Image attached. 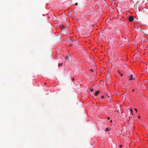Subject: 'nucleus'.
Wrapping results in <instances>:
<instances>
[{"label":"nucleus","instance_id":"obj_1","mask_svg":"<svg viewBox=\"0 0 148 148\" xmlns=\"http://www.w3.org/2000/svg\"><path fill=\"white\" fill-rule=\"evenodd\" d=\"M128 19L129 21L130 22H132L134 20V18L133 16H129L128 17Z\"/></svg>","mask_w":148,"mask_h":148},{"label":"nucleus","instance_id":"obj_2","mask_svg":"<svg viewBox=\"0 0 148 148\" xmlns=\"http://www.w3.org/2000/svg\"><path fill=\"white\" fill-rule=\"evenodd\" d=\"M133 75H131L130 76L128 77L127 78L129 79V80H132V79H134V78H133Z\"/></svg>","mask_w":148,"mask_h":148},{"label":"nucleus","instance_id":"obj_3","mask_svg":"<svg viewBox=\"0 0 148 148\" xmlns=\"http://www.w3.org/2000/svg\"><path fill=\"white\" fill-rule=\"evenodd\" d=\"M99 92V90L96 91L95 92V95L96 96H97Z\"/></svg>","mask_w":148,"mask_h":148},{"label":"nucleus","instance_id":"obj_4","mask_svg":"<svg viewBox=\"0 0 148 148\" xmlns=\"http://www.w3.org/2000/svg\"><path fill=\"white\" fill-rule=\"evenodd\" d=\"M118 73H119V74L121 76H122V75H123V74L122 73H121L120 71H118Z\"/></svg>","mask_w":148,"mask_h":148},{"label":"nucleus","instance_id":"obj_5","mask_svg":"<svg viewBox=\"0 0 148 148\" xmlns=\"http://www.w3.org/2000/svg\"><path fill=\"white\" fill-rule=\"evenodd\" d=\"M69 56H66L65 58L66 60H69Z\"/></svg>","mask_w":148,"mask_h":148},{"label":"nucleus","instance_id":"obj_6","mask_svg":"<svg viewBox=\"0 0 148 148\" xmlns=\"http://www.w3.org/2000/svg\"><path fill=\"white\" fill-rule=\"evenodd\" d=\"M63 64V63H60V64H58V66H62Z\"/></svg>","mask_w":148,"mask_h":148},{"label":"nucleus","instance_id":"obj_7","mask_svg":"<svg viewBox=\"0 0 148 148\" xmlns=\"http://www.w3.org/2000/svg\"><path fill=\"white\" fill-rule=\"evenodd\" d=\"M110 130V129L109 128H106L105 129V130L106 132H107Z\"/></svg>","mask_w":148,"mask_h":148},{"label":"nucleus","instance_id":"obj_8","mask_svg":"<svg viewBox=\"0 0 148 148\" xmlns=\"http://www.w3.org/2000/svg\"><path fill=\"white\" fill-rule=\"evenodd\" d=\"M130 111L132 113V114H133V113L132 112L133 110L132 109H130Z\"/></svg>","mask_w":148,"mask_h":148},{"label":"nucleus","instance_id":"obj_9","mask_svg":"<svg viewBox=\"0 0 148 148\" xmlns=\"http://www.w3.org/2000/svg\"><path fill=\"white\" fill-rule=\"evenodd\" d=\"M90 71L92 72H93V69H90Z\"/></svg>","mask_w":148,"mask_h":148},{"label":"nucleus","instance_id":"obj_10","mask_svg":"<svg viewBox=\"0 0 148 148\" xmlns=\"http://www.w3.org/2000/svg\"><path fill=\"white\" fill-rule=\"evenodd\" d=\"M93 90V89H90V91H91L92 92V91Z\"/></svg>","mask_w":148,"mask_h":148},{"label":"nucleus","instance_id":"obj_11","mask_svg":"<svg viewBox=\"0 0 148 148\" xmlns=\"http://www.w3.org/2000/svg\"><path fill=\"white\" fill-rule=\"evenodd\" d=\"M78 4V3H76L75 4V5H77Z\"/></svg>","mask_w":148,"mask_h":148},{"label":"nucleus","instance_id":"obj_12","mask_svg":"<svg viewBox=\"0 0 148 148\" xmlns=\"http://www.w3.org/2000/svg\"><path fill=\"white\" fill-rule=\"evenodd\" d=\"M135 110L136 111V112H137V110L135 108Z\"/></svg>","mask_w":148,"mask_h":148},{"label":"nucleus","instance_id":"obj_13","mask_svg":"<svg viewBox=\"0 0 148 148\" xmlns=\"http://www.w3.org/2000/svg\"><path fill=\"white\" fill-rule=\"evenodd\" d=\"M108 120H109L110 119V118L109 117H108Z\"/></svg>","mask_w":148,"mask_h":148},{"label":"nucleus","instance_id":"obj_14","mask_svg":"<svg viewBox=\"0 0 148 148\" xmlns=\"http://www.w3.org/2000/svg\"><path fill=\"white\" fill-rule=\"evenodd\" d=\"M119 147H121H121H122V145H120V146H119Z\"/></svg>","mask_w":148,"mask_h":148},{"label":"nucleus","instance_id":"obj_15","mask_svg":"<svg viewBox=\"0 0 148 148\" xmlns=\"http://www.w3.org/2000/svg\"><path fill=\"white\" fill-rule=\"evenodd\" d=\"M72 80H73V81H74V78H72Z\"/></svg>","mask_w":148,"mask_h":148},{"label":"nucleus","instance_id":"obj_16","mask_svg":"<svg viewBox=\"0 0 148 148\" xmlns=\"http://www.w3.org/2000/svg\"><path fill=\"white\" fill-rule=\"evenodd\" d=\"M104 97V96H102L101 97L102 98H103Z\"/></svg>","mask_w":148,"mask_h":148},{"label":"nucleus","instance_id":"obj_17","mask_svg":"<svg viewBox=\"0 0 148 148\" xmlns=\"http://www.w3.org/2000/svg\"><path fill=\"white\" fill-rule=\"evenodd\" d=\"M140 116H138V118H139V119H140Z\"/></svg>","mask_w":148,"mask_h":148},{"label":"nucleus","instance_id":"obj_18","mask_svg":"<svg viewBox=\"0 0 148 148\" xmlns=\"http://www.w3.org/2000/svg\"><path fill=\"white\" fill-rule=\"evenodd\" d=\"M110 122H112V120H111L110 121Z\"/></svg>","mask_w":148,"mask_h":148},{"label":"nucleus","instance_id":"obj_19","mask_svg":"<svg viewBox=\"0 0 148 148\" xmlns=\"http://www.w3.org/2000/svg\"><path fill=\"white\" fill-rule=\"evenodd\" d=\"M134 89H133V90H132V92H134Z\"/></svg>","mask_w":148,"mask_h":148}]
</instances>
